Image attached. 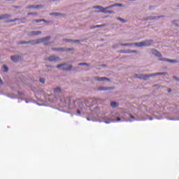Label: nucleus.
<instances>
[{
	"label": "nucleus",
	"instance_id": "39448f33",
	"mask_svg": "<svg viewBox=\"0 0 179 179\" xmlns=\"http://www.w3.org/2000/svg\"><path fill=\"white\" fill-rule=\"evenodd\" d=\"M57 68L58 69H62V71H71L72 69V65H69V64H59L57 66Z\"/></svg>",
	"mask_w": 179,
	"mask_h": 179
},
{
	"label": "nucleus",
	"instance_id": "4be33fe9",
	"mask_svg": "<svg viewBox=\"0 0 179 179\" xmlns=\"http://www.w3.org/2000/svg\"><path fill=\"white\" fill-rule=\"evenodd\" d=\"M36 23H41V22H45L44 19L35 20Z\"/></svg>",
	"mask_w": 179,
	"mask_h": 179
},
{
	"label": "nucleus",
	"instance_id": "f03ea898",
	"mask_svg": "<svg viewBox=\"0 0 179 179\" xmlns=\"http://www.w3.org/2000/svg\"><path fill=\"white\" fill-rule=\"evenodd\" d=\"M157 75L162 76V75H166V73H155L152 74H148V75H143V74H135L134 78H138V79H143V80H148L150 78H152L153 76H157Z\"/></svg>",
	"mask_w": 179,
	"mask_h": 179
},
{
	"label": "nucleus",
	"instance_id": "412c9836",
	"mask_svg": "<svg viewBox=\"0 0 179 179\" xmlns=\"http://www.w3.org/2000/svg\"><path fill=\"white\" fill-rule=\"evenodd\" d=\"M54 92L55 93H61V88H59V87L55 88Z\"/></svg>",
	"mask_w": 179,
	"mask_h": 179
},
{
	"label": "nucleus",
	"instance_id": "f8f14e48",
	"mask_svg": "<svg viewBox=\"0 0 179 179\" xmlns=\"http://www.w3.org/2000/svg\"><path fill=\"white\" fill-rule=\"evenodd\" d=\"M41 34V31H32L30 32V36H38Z\"/></svg>",
	"mask_w": 179,
	"mask_h": 179
},
{
	"label": "nucleus",
	"instance_id": "ddd939ff",
	"mask_svg": "<svg viewBox=\"0 0 179 179\" xmlns=\"http://www.w3.org/2000/svg\"><path fill=\"white\" fill-rule=\"evenodd\" d=\"M122 54H131V52H136V50H120Z\"/></svg>",
	"mask_w": 179,
	"mask_h": 179
},
{
	"label": "nucleus",
	"instance_id": "f704fd0d",
	"mask_svg": "<svg viewBox=\"0 0 179 179\" xmlns=\"http://www.w3.org/2000/svg\"><path fill=\"white\" fill-rule=\"evenodd\" d=\"M169 93L171 92V89L168 90Z\"/></svg>",
	"mask_w": 179,
	"mask_h": 179
},
{
	"label": "nucleus",
	"instance_id": "423d86ee",
	"mask_svg": "<svg viewBox=\"0 0 179 179\" xmlns=\"http://www.w3.org/2000/svg\"><path fill=\"white\" fill-rule=\"evenodd\" d=\"M53 51H73V48H52V49Z\"/></svg>",
	"mask_w": 179,
	"mask_h": 179
},
{
	"label": "nucleus",
	"instance_id": "9d476101",
	"mask_svg": "<svg viewBox=\"0 0 179 179\" xmlns=\"http://www.w3.org/2000/svg\"><path fill=\"white\" fill-rule=\"evenodd\" d=\"M159 61H164V62H171V64L177 62V60H173L166 58L159 59Z\"/></svg>",
	"mask_w": 179,
	"mask_h": 179
},
{
	"label": "nucleus",
	"instance_id": "2eb2a0df",
	"mask_svg": "<svg viewBox=\"0 0 179 179\" xmlns=\"http://www.w3.org/2000/svg\"><path fill=\"white\" fill-rule=\"evenodd\" d=\"M63 41H65L66 43H72V41H73V43H80V41L79 40L73 41L72 39H63Z\"/></svg>",
	"mask_w": 179,
	"mask_h": 179
},
{
	"label": "nucleus",
	"instance_id": "c756f323",
	"mask_svg": "<svg viewBox=\"0 0 179 179\" xmlns=\"http://www.w3.org/2000/svg\"><path fill=\"white\" fill-rule=\"evenodd\" d=\"M28 15H34L35 16H37V13H29Z\"/></svg>",
	"mask_w": 179,
	"mask_h": 179
},
{
	"label": "nucleus",
	"instance_id": "bb28decb",
	"mask_svg": "<svg viewBox=\"0 0 179 179\" xmlns=\"http://www.w3.org/2000/svg\"><path fill=\"white\" fill-rule=\"evenodd\" d=\"M122 45H123L124 47H126L127 45H132V44H131V43H124V44H122Z\"/></svg>",
	"mask_w": 179,
	"mask_h": 179
},
{
	"label": "nucleus",
	"instance_id": "72a5a7b5",
	"mask_svg": "<svg viewBox=\"0 0 179 179\" xmlns=\"http://www.w3.org/2000/svg\"><path fill=\"white\" fill-rule=\"evenodd\" d=\"M116 121H121V118L117 117V120H116Z\"/></svg>",
	"mask_w": 179,
	"mask_h": 179
},
{
	"label": "nucleus",
	"instance_id": "6ab92c4d",
	"mask_svg": "<svg viewBox=\"0 0 179 179\" xmlns=\"http://www.w3.org/2000/svg\"><path fill=\"white\" fill-rule=\"evenodd\" d=\"M110 106L113 108H115V107H118V103L115 102V101H112L110 103Z\"/></svg>",
	"mask_w": 179,
	"mask_h": 179
},
{
	"label": "nucleus",
	"instance_id": "2f4dec72",
	"mask_svg": "<svg viewBox=\"0 0 179 179\" xmlns=\"http://www.w3.org/2000/svg\"><path fill=\"white\" fill-rule=\"evenodd\" d=\"M173 79H175V80H178L179 81V78H177L176 76H173Z\"/></svg>",
	"mask_w": 179,
	"mask_h": 179
},
{
	"label": "nucleus",
	"instance_id": "f3484780",
	"mask_svg": "<svg viewBox=\"0 0 179 179\" xmlns=\"http://www.w3.org/2000/svg\"><path fill=\"white\" fill-rule=\"evenodd\" d=\"M106 26H107V24H99V25H96L94 27H92V29H97V28H100V27H106Z\"/></svg>",
	"mask_w": 179,
	"mask_h": 179
},
{
	"label": "nucleus",
	"instance_id": "a211bd4d",
	"mask_svg": "<svg viewBox=\"0 0 179 179\" xmlns=\"http://www.w3.org/2000/svg\"><path fill=\"white\" fill-rule=\"evenodd\" d=\"M98 90L106 92V90H110V88L109 87H101L98 89Z\"/></svg>",
	"mask_w": 179,
	"mask_h": 179
},
{
	"label": "nucleus",
	"instance_id": "e433bc0d",
	"mask_svg": "<svg viewBox=\"0 0 179 179\" xmlns=\"http://www.w3.org/2000/svg\"><path fill=\"white\" fill-rule=\"evenodd\" d=\"M23 44H26V42L24 41V42H23Z\"/></svg>",
	"mask_w": 179,
	"mask_h": 179
},
{
	"label": "nucleus",
	"instance_id": "c85d7f7f",
	"mask_svg": "<svg viewBox=\"0 0 179 179\" xmlns=\"http://www.w3.org/2000/svg\"><path fill=\"white\" fill-rule=\"evenodd\" d=\"M16 20H19L18 19L11 20L8 21V22H16Z\"/></svg>",
	"mask_w": 179,
	"mask_h": 179
},
{
	"label": "nucleus",
	"instance_id": "9b49d317",
	"mask_svg": "<svg viewBox=\"0 0 179 179\" xmlns=\"http://www.w3.org/2000/svg\"><path fill=\"white\" fill-rule=\"evenodd\" d=\"M39 8H43V5H37V6H29L27 9H38Z\"/></svg>",
	"mask_w": 179,
	"mask_h": 179
},
{
	"label": "nucleus",
	"instance_id": "c9c22d12",
	"mask_svg": "<svg viewBox=\"0 0 179 179\" xmlns=\"http://www.w3.org/2000/svg\"><path fill=\"white\" fill-rule=\"evenodd\" d=\"M155 86H157V85H153V87H155Z\"/></svg>",
	"mask_w": 179,
	"mask_h": 179
},
{
	"label": "nucleus",
	"instance_id": "4468645a",
	"mask_svg": "<svg viewBox=\"0 0 179 179\" xmlns=\"http://www.w3.org/2000/svg\"><path fill=\"white\" fill-rule=\"evenodd\" d=\"M8 17H10V15L9 14H5L0 15V20H3V19H8Z\"/></svg>",
	"mask_w": 179,
	"mask_h": 179
},
{
	"label": "nucleus",
	"instance_id": "6e6552de",
	"mask_svg": "<svg viewBox=\"0 0 179 179\" xmlns=\"http://www.w3.org/2000/svg\"><path fill=\"white\" fill-rule=\"evenodd\" d=\"M59 59V57H55V56H50L48 57V59H46V61H50V62H54V61H58Z\"/></svg>",
	"mask_w": 179,
	"mask_h": 179
},
{
	"label": "nucleus",
	"instance_id": "473e14b6",
	"mask_svg": "<svg viewBox=\"0 0 179 179\" xmlns=\"http://www.w3.org/2000/svg\"><path fill=\"white\" fill-rule=\"evenodd\" d=\"M0 85H3V82L2 81V79L0 78Z\"/></svg>",
	"mask_w": 179,
	"mask_h": 179
},
{
	"label": "nucleus",
	"instance_id": "0eeeda50",
	"mask_svg": "<svg viewBox=\"0 0 179 179\" xmlns=\"http://www.w3.org/2000/svg\"><path fill=\"white\" fill-rule=\"evenodd\" d=\"M94 80H96L97 82H103L104 80H110V79L106 77H94Z\"/></svg>",
	"mask_w": 179,
	"mask_h": 179
},
{
	"label": "nucleus",
	"instance_id": "dca6fc26",
	"mask_svg": "<svg viewBox=\"0 0 179 179\" xmlns=\"http://www.w3.org/2000/svg\"><path fill=\"white\" fill-rule=\"evenodd\" d=\"M152 52L156 57H162V54H160V52H159V51H157L156 50H152Z\"/></svg>",
	"mask_w": 179,
	"mask_h": 179
},
{
	"label": "nucleus",
	"instance_id": "393cba45",
	"mask_svg": "<svg viewBox=\"0 0 179 179\" xmlns=\"http://www.w3.org/2000/svg\"><path fill=\"white\" fill-rule=\"evenodd\" d=\"M85 65H86L87 66H89V64H87V63H79L78 64L79 66H83Z\"/></svg>",
	"mask_w": 179,
	"mask_h": 179
},
{
	"label": "nucleus",
	"instance_id": "a878e982",
	"mask_svg": "<svg viewBox=\"0 0 179 179\" xmlns=\"http://www.w3.org/2000/svg\"><path fill=\"white\" fill-rule=\"evenodd\" d=\"M39 81L41 82V83H43V84L45 83V78H41L39 79Z\"/></svg>",
	"mask_w": 179,
	"mask_h": 179
},
{
	"label": "nucleus",
	"instance_id": "cd10ccee",
	"mask_svg": "<svg viewBox=\"0 0 179 179\" xmlns=\"http://www.w3.org/2000/svg\"><path fill=\"white\" fill-rule=\"evenodd\" d=\"M129 117L131 118V120H132V121H134V120H135V117H134V115H129Z\"/></svg>",
	"mask_w": 179,
	"mask_h": 179
},
{
	"label": "nucleus",
	"instance_id": "f257e3e1",
	"mask_svg": "<svg viewBox=\"0 0 179 179\" xmlns=\"http://www.w3.org/2000/svg\"><path fill=\"white\" fill-rule=\"evenodd\" d=\"M115 6L121 7V6H122V4L115 3V4H112L110 6H108L106 8H104L101 6H94L93 7V9H99V10L96 11L97 13H99L101 12V13H108L109 15H113V14L115 13V12L113 10H110L108 9H111V8H115Z\"/></svg>",
	"mask_w": 179,
	"mask_h": 179
},
{
	"label": "nucleus",
	"instance_id": "5701e85b",
	"mask_svg": "<svg viewBox=\"0 0 179 179\" xmlns=\"http://www.w3.org/2000/svg\"><path fill=\"white\" fill-rule=\"evenodd\" d=\"M50 15V16H59L61 14H59L58 13H52Z\"/></svg>",
	"mask_w": 179,
	"mask_h": 179
},
{
	"label": "nucleus",
	"instance_id": "7c9ffc66",
	"mask_svg": "<svg viewBox=\"0 0 179 179\" xmlns=\"http://www.w3.org/2000/svg\"><path fill=\"white\" fill-rule=\"evenodd\" d=\"M77 115H80V110H77Z\"/></svg>",
	"mask_w": 179,
	"mask_h": 179
},
{
	"label": "nucleus",
	"instance_id": "aec40b11",
	"mask_svg": "<svg viewBox=\"0 0 179 179\" xmlns=\"http://www.w3.org/2000/svg\"><path fill=\"white\" fill-rule=\"evenodd\" d=\"M1 69L3 72H8V71H9V69L8 68V66H6V65H3Z\"/></svg>",
	"mask_w": 179,
	"mask_h": 179
},
{
	"label": "nucleus",
	"instance_id": "1a4fd4ad",
	"mask_svg": "<svg viewBox=\"0 0 179 179\" xmlns=\"http://www.w3.org/2000/svg\"><path fill=\"white\" fill-rule=\"evenodd\" d=\"M11 61L13 62H18V61L20 59V56L19 55H14L10 57Z\"/></svg>",
	"mask_w": 179,
	"mask_h": 179
},
{
	"label": "nucleus",
	"instance_id": "20e7f679",
	"mask_svg": "<svg viewBox=\"0 0 179 179\" xmlns=\"http://www.w3.org/2000/svg\"><path fill=\"white\" fill-rule=\"evenodd\" d=\"M50 38H51L50 36H47V37H45V38H39V39L36 41L34 44H40V43H43L44 45H49Z\"/></svg>",
	"mask_w": 179,
	"mask_h": 179
},
{
	"label": "nucleus",
	"instance_id": "7ed1b4c3",
	"mask_svg": "<svg viewBox=\"0 0 179 179\" xmlns=\"http://www.w3.org/2000/svg\"><path fill=\"white\" fill-rule=\"evenodd\" d=\"M153 44V40H146L144 41L138 42L134 43V45L136 47H149V45H152Z\"/></svg>",
	"mask_w": 179,
	"mask_h": 179
},
{
	"label": "nucleus",
	"instance_id": "b1692460",
	"mask_svg": "<svg viewBox=\"0 0 179 179\" xmlns=\"http://www.w3.org/2000/svg\"><path fill=\"white\" fill-rule=\"evenodd\" d=\"M117 20H120V22H122V23H125L127 20L121 18V17H117Z\"/></svg>",
	"mask_w": 179,
	"mask_h": 179
}]
</instances>
